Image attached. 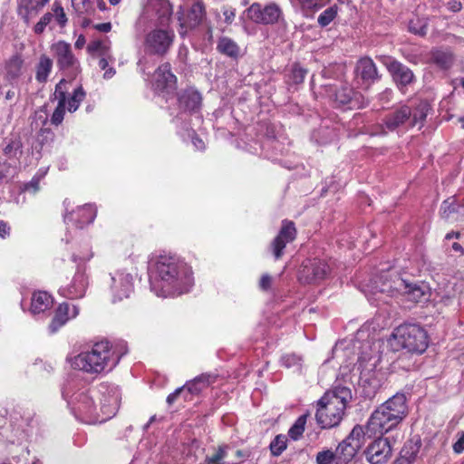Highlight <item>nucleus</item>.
<instances>
[{
  "label": "nucleus",
  "mask_w": 464,
  "mask_h": 464,
  "mask_svg": "<svg viewBox=\"0 0 464 464\" xmlns=\"http://www.w3.org/2000/svg\"><path fill=\"white\" fill-rule=\"evenodd\" d=\"M63 397L77 420L94 424L104 422L116 414L121 393L114 384L101 383L92 388L72 378L63 388Z\"/></svg>",
  "instance_id": "1"
},
{
  "label": "nucleus",
  "mask_w": 464,
  "mask_h": 464,
  "mask_svg": "<svg viewBox=\"0 0 464 464\" xmlns=\"http://www.w3.org/2000/svg\"><path fill=\"white\" fill-rule=\"evenodd\" d=\"M150 287L159 297H177L194 285L192 267L179 256L169 252L153 255L149 261Z\"/></svg>",
  "instance_id": "2"
},
{
  "label": "nucleus",
  "mask_w": 464,
  "mask_h": 464,
  "mask_svg": "<svg viewBox=\"0 0 464 464\" xmlns=\"http://www.w3.org/2000/svg\"><path fill=\"white\" fill-rule=\"evenodd\" d=\"M367 331L361 329L356 333L352 343L353 350H358L356 369L360 373L359 383L366 397H373L385 380V372L379 368L382 359L380 339H365Z\"/></svg>",
  "instance_id": "3"
},
{
  "label": "nucleus",
  "mask_w": 464,
  "mask_h": 464,
  "mask_svg": "<svg viewBox=\"0 0 464 464\" xmlns=\"http://www.w3.org/2000/svg\"><path fill=\"white\" fill-rule=\"evenodd\" d=\"M367 297L372 303H388L387 297L402 303H420L429 299L430 291L426 285L408 282L389 269L371 279L367 285Z\"/></svg>",
  "instance_id": "4"
},
{
  "label": "nucleus",
  "mask_w": 464,
  "mask_h": 464,
  "mask_svg": "<svg viewBox=\"0 0 464 464\" xmlns=\"http://www.w3.org/2000/svg\"><path fill=\"white\" fill-rule=\"evenodd\" d=\"M120 353L110 342L95 343L90 349L68 358L71 367L90 375L111 371L120 362Z\"/></svg>",
  "instance_id": "5"
},
{
  "label": "nucleus",
  "mask_w": 464,
  "mask_h": 464,
  "mask_svg": "<svg viewBox=\"0 0 464 464\" xmlns=\"http://www.w3.org/2000/svg\"><path fill=\"white\" fill-rule=\"evenodd\" d=\"M351 399L352 392L345 386L335 385L326 392L318 401L315 414L318 424L324 429L338 425L343 419L346 404Z\"/></svg>",
  "instance_id": "6"
},
{
  "label": "nucleus",
  "mask_w": 464,
  "mask_h": 464,
  "mask_svg": "<svg viewBox=\"0 0 464 464\" xmlns=\"http://www.w3.org/2000/svg\"><path fill=\"white\" fill-rule=\"evenodd\" d=\"M428 343L426 331L416 324L399 325L387 340V345L392 352L405 349L409 353H422L428 348Z\"/></svg>",
  "instance_id": "7"
},
{
  "label": "nucleus",
  "mask_w": 464,
  "mask_h": 464,
  "mask_svg": "<svg viewBox=\"0 0 464 464\" xmlns=\"http://www.w3.org/2000/svg\"><path fill=\"white\" fill-rule=\"evenodd\" d=\"M136 30L140 34H143V48L148 54L163 56L171 47L175 34L169 28V25L162 24H147L145 27Z\"/></svg>",
  "instance_id": "8"
},
{
  "label": "nucleus",
  "mask_w": 464,
  "mask_h": 464,
  "mask_svg": "<svg viewBox=\"0 0 464 464\" xmlns=\"http://www.w3.org/2000/svg\"><path fill=\"white\" fill-rule=\"evenodd\" d=\"M201 94L193 88H188L179 92L177 97L179 112L173 117L176 127L193 122V127H199L202 117L198 114L201 106Z\"/></svg>",
  "instance_id": "9"
},
{
  "label": "nucleus",
  "mask_w": 464,
  "mask_h": 464,
  "mask_svg": "<svg viewBox=\"0 0 464 464\" xmlns=\"http://www.w3.org/2000/svg\"><path fill=\"white\" fill-rule=\"evenodd\" d=\"M427 103H420L414 111L407 105H402L386 116L384 126L390 131H394L400 127L412 128L419 124L420 127L427 117Z\"/></svg>",
  "instance_id": "10"
},
{
  "label": "nucleus",
  "mask_w": 464,
  "mask_h": 464,
  "mask_svg": "<svg viewBox=\"0 0 464 464\" xmlns=\"http://www.w3.org/2000/svg\"><path fill=\"white\" fill-rule=\"evenodd\" d=\"M172 12L169 0H147L137 21V27L141 29L147 24H169Z\"/></svg>",
  "instance_id": "11"
},
{
  "label": "nucleus",
  "mask_w": 464,
  "mask_h": 464,
  "mask_svg": "<svg viewBox=\"0 0 464 464\" xmlns=\"http://www.w3.org/2000/svg\"><path fill=\"white\" fill-rule=\"evenodd\" d=\"M135 275L128 268H117L110 273L108 283L111 301L121 302L130 296L134 290Z\"/></svg>",
  "instance_id": "12"
},
{
  "label": "nucleus",
  "mask_w": 464,
  "mask_h": 464,
  "mask_svg": "<svg viewBox=\"0 0 464 464\" xmlns=\"http://www.w3.org/2000/svg\"><path fill=\"white\" fill-rule=\"evenodd\" d=\"M90 285V276L86 265L79 264L72 279L60 286L58 294L68 300H78L85 296Z\"/></svg>",
  "instance_id": "13"
},
{
  "label": "nucleus",
  "mask_w": 464,
  "mask_h": 464,
  "mask_svg": "<svg viewBox=\"0 0 464 464\" xmlns=\"http://www.w3.org/2000/svg\"><path fill=\"white\" fill-rule=\"evenodd\" d=\"M366 433L362 426L356 425L349 436L336 448V464H348L364 444Z\"/></svg>",
  "instance_id": "14"
},
{
  "label": "nucleus",
  "mask_w": 464,
  "mask_h": 464,
  "mask_svg": "<svg viewBox=\"0 0 464 464\" xmlns=\"http://www.w3.org/2000/svg\"><path fill=\"white\" fill-rule=\"evenodd\" d=\"M399 423L401 421L398 419L394 418L390 412L381 410V406H379L372 413L363 429L366 435L371 438L377 435L382 436L394 429Z\"/></svg>",
  "instance_id": "15"
},
{
  "label": "nucleus",
  "mask_w": 464,
  "mask_h": 464,
  "mask_svg": "<svg viewBox=\"0 0 464 464\" xmlns=\"http://www.w3.org/2000/svg\"><path fill=\"white\" fill-rule=\"evenodd\" d=\"M326 92L330 100L336 106L349 105L353 109L361 108L366 104L363 96L360 92L353 91L344 83H341L338 86L330 85L327 87Z\"/></svg>",
  "instance_id": "16"
},
{
  "label": "nucleus",
  "mask_w": 464,
  "mask_h": 464,
  "mask_svg": "<svg viewBox=\"0 0 464 464\" xmlns=\"http://www.w3.org/2000/svg\"><path fill=\"white\" fill-rule=\"evenodd\" d=\"M330 266L324 259L307 258L298 271V278L303 283H317L326 278Z\"/></svg>",
  "instance_id": "17"
},
{
  "label": "nucleus",
  "mask_w": 464,
  "mask_h": 464,
  "mask_svg": "<svg viewBox=\"0 0 464 464\" xmlns=\"http://www.w3.org/2000/svg\"><path fill=\"white\" fill-rule=\"evenodd\" d=\"M381 62L391 73L398 89L401 92H405L406 88L414 82V74L412 71L391 56H382L381 58Z\"/></svg>",
  "instance_id": "18"
},
{
  "label": "nucleus",
  "mask_w": 464,
  "mask_h": 464,
  "mask_svg": "<svg viewBox=\"0 0 464 464\" xmlns=\"http://www.w3.org/2000/svg\"><path fill=\"white\" fill-rule=\"evenodd\" d=\"M248 19L256 24H273L279 21L282 10L276 3L262 6L259 3L252 4L245 11Z\"/></svg>",
  "instance_id": "19"
},
{
  "label": "nucleus",
  "mask_w": 464,
  "mask_h": 464,
  "mask_svg": "<svg viewBox=\"0 0 464 464\" xmlns=\"http://www.w3.org/2000/svg\"><path fill=\"white\" fill-rule=\"evenodd\" d=\"M378 436L364 450L365 458L371 464H385L392 455L390 440L381 435Z\"/></svg>",
  "instance_id": "20"
},
{
  "label": "nucleus",
  "mask_w": 464,
  "mask_h": 464,
  "mask_svg": "<svg viewBox=\"0 0 464 464\" xmlns=\"http://www.w3.org/2000/svg\"><path fill=\"white\" fill-rule=\"evenodd\" d=\"M65 207L64 222L67 225L72 224L78 228L83 227L85 225L93 222L96 217V208L92 204H85L81 207H77L76 209L69 211L70 202L65 200L63 202Z\"/></svg>",
  "instance_id": "21"
},
{
  "label": "nucleus",
  "mask_w": 464,
  "mask_h": 464,
  "mask_svg": "<svg viewBox=\"0 0 464 464\" xmlns=\"http://www.w3.org/2000/svg\"><path fill=\"white\" fill-rule=\"evenodd\" d=\"M79 313L80 309L76 304L68 302L59 304L54 311V315L48 325V333L50 334H56L70 320L76 318L79 315Z\"/></svg>",
  "instance_id": "22"
},
{
  "label": "nucleus",
  "mask_w": 464,
  "mask_h": 464,
  "mask_svg": "<svg viewBox=\"0 0 464 464\" xmlns=\"http://www.w3.org/2000/svg\"><path fill=\"white\" fill-rule=\"evenodd\" d=\"M295 236V224L290 221H284L278 235L271 243V250L276 259L282 257L286 245L294 241Z\"/></svg>",
  "instance_id": "23"
},
{
  "label": "nucleus",
  "mask_w": 464,
  "mask_h": 464,
  "mask_svg": "<svg viewBox=\"0 0 464 464\" xmlns=\"http://www.w3.org/2000/svg\"><path fill=\"white\" fill-rule=\"evenodd\" d=\"M53 51L57 57V63L63 70H71L72 72L78 71L79 62L72 52L71 44L59 41L53 45Z\"/></svg>",
  "instance_id": "24"
},
{
  "label": "nucleus",
  "mask_w": 464,
  "mask_h": 464,
  "mask_svg": "<svg viewBox=\"0 0 464 464\" xmlns=\"http://www.w3.org/2000/svg\"><path fill=\"white\" fill-rule=\"evenodd\" d=\"M176 83V76L170 71L169 63L158 67L152 76L151 84L156 92H169Z\"/></svg>",
  "instance_id": "25"
},
{
  "label": "nucleus",
  "mask_w": 464,
  "mask_h": 464,
  "mask_svg": "<svg viewBox=\"0 0 464 464\" xmlns=\"http://www.w3.org/2000/svg\"><path fill=\"white\" fill-rule=\"evenodd\" d=\"M54 299L47 291H34L31 295V314H48L53 308Z\"/></svg>",
  "instance_id": "26"
},
{
  "label": "nucleus",
  "mask_w": 464,
  "mask_h": 464,
  "mask_svg": "<svg viewBox=\"0 0 464 464\" xmlns=\"http://www.w3.org/2000/svg\"><path fill=\"white\" fill-rule=\"evenodd\" d=\"M381 410H384L401 422L406 417L408 412L407 399L403 393H396L382 404L380 405Z\"/></svg>",
  "instance_id": "27"
},
{
  "label": "nucleus",
  "mask_w": 464,
  "mask_h": 464,
  "mask_svg": "<svg viewBox=\"0 0 464 464\" xmlns=\"http://www.w3.org/2000/svg\"><path fill=\"white\" fill-rule=\"evenodd\" d=\"M355 74L367 87L380 78L375 63L369 57H364L358 61L355 67Z\"/></svg>",
  "instance_id": "28"
},
{
  "label": "nucleus",
  "mask_w": 464,
  "mask_h": 464,
  "mask_svg": "<svg viewBox=\"0 0 464 464\" xmlns=\"http://www.w3.org/2000/svg\"><path fill=\"white\" fill-rule=\"evenodd\" d=\"M66 84L67 82L65 80H61L55 87L54 96L58 101V104L51 117V122L54 125L62 123L64 118L66 108Z\"/></svg>",
  "instance_id": "29"
},
{
  "label": "nucleus",
  "mask_w": 464,
  "mask_h": 464,
  "mask_svg": "<svg viewBox=\"0 0 464 464\" xmlns=\"http://www.w3.org/2000/svg\"><path fill=\"white\" fill-rule=\"evenodd\" d=\"M184 14L183 7L179 6V11L177 12L178 19L180 22L181 28L183 27H188L192 28L198 25L204 15V6L201 2H196L194 3L188 14V16L186 19L182 17Z\"/></svg>",
  "instance_id": "30"
},
{
  "label": "nucleus",
  "mask_w": 464,
  "mask_h": 464,
  "mask_svg": "<svg viewBox=\"0 0 464 464\" xmlns=\"http://www.w3.org/2000/svg\"><path fill=\"white\" fill-rule=\"evenodd\" d=\"M216 381V376L208 373H203L193 380L188 382L183 387L185 392L188 394L196 395L199 394L201 391L208 387L211 383Z\"/></svg>",
  "instance_id": "31"
},
{
  "label": "nucleus",
  "mask_w": 464,
  "mask_h": 464,
  "mask_svg": "<svg viewBox=\"0 0 464 464\" xmlns=\"http://www.w3.org/2000/svg\"><path fill=\"white\" fill-rule=\"evenodd\" d=\"M191 125H193V122L179 125V127H176L177 132L183 140H190L196 150H203L205 149V142Z\"/></svg>",
  "instance_id": "32"
},
{
  "label": "nucleus",
  "mask_w": 464,
  "mask_h": 464,
  "mask_svg": "<svg viewBox=\"0 0 464 464\" xmlns=\"http://www.w3.org/2000/svg\"><path fill=\"white\" fill-rule=\"evenodd\" d=\"M87 51L92 56H108L111 61H115L111 54V43L107 39L92 41L87 46Z\"/></svg>",
  "instance_id": "33"
},
{
  "label": "nucleus",
  "mask_w": 464,
  "mask_h": 464,
  "mask_svg": "<svg viewBox=\"0 0 464 464\" xmlns=\"http://www.w3.org/2000/svg\"><path fill=\"white\" fill-rule=\"evenodd\" d=\"M23 62L20 54L13 55L5 64V77L9 81L18 78L22 73Z\"/></svg>",
  "instance_id": "34"
},
{
  "label": "nucleus",
  "mask_w": 464,
  "mask_h": 464,
  "mask_svg": "<svg viewBox=\"0 0 464 464\" xmlns=\"http://www.w3.org/2000/svg\"><path fill=\"white\" fill-rule=\"evenodd\" d=\"M296 6L306 18H313L314 14L325 5L324 0H296Z\"/></svg>",
  "instance_id": "35"
},
{
  "label": "nucleus",
  "mask_w": 464,
  "mask_h": 464,
  "mask_svg": "<svg viewBox=\"0 0 464 464\" xmlns=\"http://www.w3.org/2000/svg\"><path fill=\"white\" fill-rule=\"evenodd\" d=\"M217 49L219 53L232 58L238 57L240 53V48L237 44L227 36H223L218 40Z\"/></svg>",
  "instance_id": "36"
},
{
  "label": "nucleus",
  "mask_w": 464,
  "mask_h": 464,
  "mask_svg": "<svg viewBox=\"0 0 464 464\" xmlns=\"http://www.w3.org/2000/svg\"><path fill=\"white\" fill-rule=\"evenodd\" d=\"M53 67V61L46 55H42L36 66V80L45 82Z\"/></svg>",
  "instance_id": "37"
},
{
  "label": "nucleus",
  "mask_w": 464,
  "mask_h": 464,
  "mask_svg": "<svg viewBox=\"0 0 464 464\" xmlns=\"http://www.w3.org/2000/svg\"><path fill=\"white\" fill-rule=\"evenodd\" d=\"M86 92L82 86L75 88L69 96H66V106L70 112H74L84 100Z\"/></svg>",
  "instance_id": "38"
},
{
  "label": "nucleus",
  "mask_w": 464,
  "mask_h": 464,
  "mask_svg": "<svg viewBox=\"0 0 464 464\" xmlns=\"http://www.w3.org/2000/svg\"><path fill=\"white\" fill-rule=\"evenodd\" d=\"M458 208L459 207L456 205L455 199L450 198L442 202L440 207V216L445 220L455 221L458 219Z\"/></svg>",
  "instance_id": "39"
},
{
  "label": "nucleus",
  "mask_w": 464,
  "mask_h": 464,
  "mask_svg": "<svg viewBox=\"0 0 464 464\" xmlns=\"http://www.w3.org/2000/svg\"><path fill=\"white\" fill-rule=\"evenodd\" d=\"M279 278L280 275L271 276L268 273H264L258 280L257 287L261 292L272 293L276 288Z\"/></svg>",
  "instance_id": "40"
},
{
  "label": "nucleus",
  "mask_w": 464,
  "mask_h": 464,
  "mask_svg": "<svg viewBox=\"0 0 464 464\" xmlns=\"http://www.w3.org/2000/svg\"><path fill=\"white\" fill-rule=\"evenodd\" d=\"M22 142L19 138H10L5 140L4 153L8 157H17L22 154Z\"/></svg>",
  "instance_id": "41"
},
{
  "label": "nucleus",
  "mask_w": 464,
  "mask_h": 464,
  "mask_svg": "<svg viewBox=\"0 0 464 464\" xmlns=\"http://www.w3.org/2000/svg\"><path fill=\"white\" fill-rule=\"evenodd\" d=\"M459 233L458 232H450L444 237V247L446 252L450 253L451 251L459 253V255L464 254L463 247L457 242H451L454 238H459Z\"/></svg>",
  "instance_id": "42"
},
{
  "label": "nucleus",
  "mask_w": 464,
  "mask_h": 464,
  "mask_svg": "<svg viewBox=\"0 0 464 464\" xmlns=\"http://www.w3.org/2000/svg\"><path fill=\"white\" fill-rule=\"evenodd\" d=\"M302 357L295 353L285 354L281 357V363L285 368L299 371L302 366Z\"/></svg>",
  "instance_id": "43"
},
{
  "label": "nucleus",
  "mask_w": 464,
  "mask_h": 464,
  "mask_svg": "<svg viewBox=\"0 0 464 464\" xmlns=\"http://www.w3.org/2000/svg\"><path fill=\"white\" fill-rule=\"evenodd\" d=\"M53 14V19H54L57 23V24L63 28L68 22L67 15L64 12L63 7L61 5V4L57 1H54L52 6V11L50 12Z\"/></svg>",
  "instance_id": "44"
},
{
  "label": "nucleus",
  "mask_w": 464,
  "mask_h": 464,
  "mask_svg": "<svg viewBox=\"0 0 464 464\" xmlns=\"http://www.w3.org/2000/svg\"><path fill=\"white\" fill-rule=\"evenodd\" d=\"M428 23L424 18L416 17L409 22L410 32L424 36L427 34Z\"/></svg>",
  "instance_id": "45"
},
{
  "label": "nucleus",
  "mask_w": 464,
  "mask_h": 464,
  "mask_svg": "<svg viewBox=\"0 0 464 464\" xmlns=\"http://www.w3.org/2000/svg\"><path fill=\"white\" fill-rule=\"evenodd\" d=\"M338 12L337 5H332L328 8H326L319 16L317 19V22L320 26L325 27L328 24H330L334 19L336 17Z\"/></svg>",
  "instance_id": "46"
},
{
  "label": "nucleus",
  "mask_w": 464,
  "mask_h": 464,
  "mask_svg": "<svg viewBox=\"0 0 464 464\" xmlns=\"http://www.w3.org/2000/svg\"><path fill=\"white\" fill-rule=\"evenodd\" d=\"M287 438L285 435H277L270 443V450L274 456H279L286 449Z\"/></svg>",
  "instance_id": "47"
},
{
  "label": "nucleus",
  "mask_w": 464,
  "mask_h": 464,
  "mask_svg": "<svg viewBox=\"0 0 464 464\" xmlns=\"http://www.w3.org/2000/svg\"><path fill=\"white\" fill-rule=\"evenodd\" d=\"M316 464H336V452L332 450L319 451L315 458Z\"/></svg>",
  "instance_id": "48"
},
{
  "label": "nucleus",
  "mask_w": 464,
  "mask_h": 464,
  "mask_svg": "<svg viewBox=\"0 0 464 464\" xmlns=\"http://www.w3.org/2000/svg\"><path fill=\"white\" fill-rule=\"evenodd\" d=\"M305 423L306 417L304 415L300 416L289 429L288 435L295 440H298L304 431Z\"/></svg>",
  "instance_id": "49"
},
{
  "label": "nucleus",
  "mask_w": 464,
  "mask_h": 464,
  "mask_svg": "<svg viewBox=\"0 0 464 464\" xmlns=\"http://www.w3.org/2000/svg\"><path fill=\"white\" fill-rule=\"evenodd\" d=\"M75 12L82 14H91L92 12V3L91 0H71Z\"/></svg>",
  "instance_id": "50"
},
{
  "label": "nucleus",
  "mask_w": 464,
  "mask_h": 464,
  "mask_svg": "<svg viewBox=\"0 0 464 464\" xmlns=\"http://www.w3.org/2000/svg\"><path fill=\"white\" fill-rule=\"evenodd\" d=\"M432 57L434 62L443 68L449 67L452 62L451 54L445 52L437 51Z\"/></svg>",
  "instance_id": "51"
},
{
  "label": "nucleus",
  "mask_w": 464,
  "mask_h": 464,
  "mask_svg": "<svg viewBox=\"0 0 464 464\" xmlns=\"http://www.w3.org/2000/svg\"><path fill=\"white\" fill-rule=\"evenodd\" d=\"M47 170H48L47 167L41 168L39 169V171L36 173V175L31 179V183H30L31 193H33V192L35 193V192L39 191V189H40L39 181L41 179H43L46 175Z\"/></svg>",
  "instance_id": "52"
},
{
  "label": "nucleus",
  "mask_w": 464,
  "mask_h": 464,
  "mask_svg": "<svg viewBox=\"0 0 464 464\" xmlns=\"http://www.w3.org/2000/svg\"><path fill=\"white\" fill-rule=\"evenodd\" d=\"M53 20V14L52 13H46L44 14V16L40 19V21L34 25V33L35 34H42L45 27L51 23Z\"/></svg>",
  "instance_id": "53"
},
{
  "label": "nucleus",
  "mask_w": 464,
  "mask_h": 464,
  "mask_svg": "<svg viewBox=\"0 0 464 464\" xmlns=\"http://www.w3.org/2000/svg\"><path fill=\"white\" fill-rule=\"evenodd\" d=\"M227 447H219L218 451L212 456L206 458V464H219V462L226 457Z\"/></svg>",
  "instance_id": "54"
},
{
  "label": "nucleus",
  "mask_w": 464,
  "mask_h": 464,
  "mask_svg": "<svg viewBox=\"0 0 464 464\" xmlns=\"http://www.w3.org/2000/svg\"><path fill=\"white\" fill-rule=\"evenodd\" d=\"M18 15L24 20L29 21V0H20L17 6Z\"/></svg>",
  "instance_id": "55"
},
{
  "label": "nucleus",
  "mask_w": 464,
  "mask_h": 464,
  "mask_svg": "<svg viewBox=\"0 0 464 464\" xmlns=\"http://www.w3.org/2000/svg\"><path fill=\"white\" fill-rule=\"evenodd\" d=\"M306 71L299 66H294L291 72V79L295 83H300L304 81Z\"/></svg>",
  "instance_id": "56"
},
{
  "label": "nucleus",
  "mask_w": 464,
  "mask_h": 464,
  "mask_svg": "<svg viewBox=\"0 0 464 464\" xmlns=\"http://www.w3.org/2000/svg\"><path fill=\"white\" fill-rule=\"evenodd\" d=\"M392 97V91L390 88H386L383 92L379 94V100L382 104H387L391 102Z\"/></svg>",
  "instance_id": "57"
},
{
  "label": "nucleus",
  "mask_w": 464,
  "mask_h": 464,
  "mask_svg": "<svg viewBox=\"0 0 464 464\" xmlns=\"http://www.w3.org/2000/svg\"><path fill=\"white\" fill-rule=\"evenodd\" d=\"M181 393H185L184 387H179V388L176 389L172 393H170V394L167 397V403H168L169 405H171L172 403H174V401H176L177 398H178Z\"/></svg>",
  "instance_id": "58"
},
{
  "label": "nucleus",
  "mask_w": 464,
  "mask_h": 464,
  "mask_svg": "<svg viewBox=\"0 0 464 464\" xmlns=\"http://www.w3.org/2000/svg\"><path fill=\"white\" fill-rule=\"evenodd\" d=\"M453 450L458 454L464 451V433H462L461 436L453 444Z\"/></svg>",
  "instance_id": "59"
},
{
  "label": "nucleus",
  "mask_w": 464,
  "mask_h": 464,
  "mask_svg": "<svg viewBox=\"0 0 464 464\" xmlns=\"http://www.w3.org/2000/svg\"><path fill=\"white\" fill-rule=\"evenodd\" d=\"M448 9L452 12H459L462 8V4L459 0H450L447 4Z\"/></svg>",
  "instance_id": "60"
},
{
  "label": "nucleus",
  "mask_w": 464,
  "mask_h": 464,
  "mask_svg": "<svg viewBox=\"0 0 464 464\" xmlns=\"http://www.w3.org/2000/svg\"><path fill=\"white\" fill-rule=\"evenodd\" d=\"M348 353H349L348 347H343V343H338L334 348V354L336 357H339L341 355L340 353H343V356H346L348 354Z\"/></svg>",
  "instance_id": "61"
},
{
  "label": "nucleus",
  "mask_w": 464,
  "mask_h": 464,
  "mask_svg": "<svg viewBox=\"0 0 464 464\" xmlns=\"http://www.w3.org/2000/svg\"><path fill=\"white\" fill-rule=\"evenodd\" d=\"M223 15L225 17L226 23L231 24L236 16V13L233 9H226L223 12Z\"/></svg>",
  "instance_id": "62"
},
{
  "label": "nucleus",
  "mask_w": 464,
  "mask_h": 464,
  "mask_svg": "<svg viewBox=\"0 0 464 464\" xmlns=\"http://www.w3.org/2000/svg\"><path fill=\"white\" fill-rule=\"evenodd\" d=\"M115 61H111V59L108 57V56H102L100 57V60H99V67L102 69V70H106V68L109 67V63H113Z\"/></svg>",
  "instance_id": "63"
},
{
  "label": "nucleus",
  "mask_w": 464,
  "mask_h": 464,
  "mask_svg": "<svg viewBox=\"0 0 464 464\" xmlns=\"http://www.w3.org/2000/svg\"><path fill=\"white\" fill-rule=\"evenodd\" d=\"M92 256V254L91 253V251L88 249L86 253L82 254V255H73L72 256V260L74 262H77L78 260H81V261H87L89 259H91V257Z\"/></svg>",
  "instance_id": "64"
}]
</instances>
